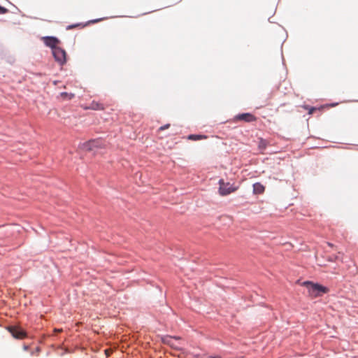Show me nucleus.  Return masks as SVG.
Returning <instances> with one entry per match:
<instances>
[{
    "label": "nucleus",
    "mask_w": 358,
    "mask_h": 358,
    "mask_svg": "<svg viewBox=\"0 0 358 358\" xmlns=\"http://www.w3.org/2000/svg\"><path fill=\"white\" fill-rule=\"evenodd\" d=\"M301 285L307 289L308 296L312 299L321 296L329 292L327 287L311 281H305Z\"/></svg>",
    "instance_id": "nucleus-1"
},
{
    "label": "nucleus",
    "mask_w": 358,
    "mask_h": 358,
    "mask_svg": "<svg viewBox=\"0 0 358 358\" xmlns=\"http://www.w3.org/2000/svg\"><path fill=\"white\" fill-rule=\"evenodd\" d=\"M219 189L218 192L221 196H227L238 190V186L235 183H230L225 182L223 179H220L218 182Z\"/></svg>",
    "instance_id": "nucleus-2"
},
{
    "label": "nucleus",
    "mask_w": 358,
    "mask_h": 358,
    "mask_svg": "<svg viewBox=\"0 0 358 358\" xmlns=\"http://www.w3.org/2000/svg\"><path fill=\"white\" fill-rule=\"evenodd\" d=\"M8 331L16 339H24L27 336V332L19 326H9Z\"/></svg>",
    "instance_id": "nucleus-3"
},
{
    "label": "nucleus",
    "mask_w": 358,
    "mask_h": 358,
    "mask_svg": "<svg viewBox=\"0 0 358 358\" xmlns=\"http://www.w3.org/2000/svg\"><path fill=\"white\" fill-rule=\"evenodd\" d=\"M52 55L55 59L60 64L63 65L66 62V53L64 50L58 47L52 50Z\"/></svg>",
    "instance_id": "nucleus-4"
},
{
    "label": "nucleus",
    "mask_w": 358,
    "mask_h": 358,
    "mask_svg": "<svg viewBox=\"0 0 358 358\" xmlns=\"http://www.w3.org/2000/svg\"><path fill=\"white\" fill-rule=\"evenodd\" d=\"M257 120V117L249 113H241L236 115L234 118V122L243 121L245 122H252Z\"/></svg>",
    "instance_id": "nucleus-5"
},
{
    "label": "nucleus",
    "mask_w": 358,
    "mask_h": 358,
    "mask_svg": "<svg viewBox=\"0 0 358 358\" xmlns=\"http://www.w3.org/2000/svg\"><path fill=\"white\" fill-rule=\"evenodd\" d=\"M44 43L54 50L55 48H58L57 45L60 43L59 40L53 36H45L43 38Z\"/></svg>",
    "instance_id": "nucleus-6"
},
{
    "label": "nucleus",
    "mask_w": 358,
    "mask_h": 358,
    "mask_svg": "<svg viewBox=\"0 0 358 358\" xmlns=\"http://www.w3.org/2000/svg\"><path fill=\"white\" fill-rule=\"evenodd\" d=\"M100 146L101 143L99 140H91L84 143L82 145V148L85 151H92L94 150V148Z\"/></svg>",
    "instance_id": "nucleus-7"
},
{
    "label": "nucleus",
    "mask_w": 358,
    "mask_h": 358,
    "mask_svg": "<svg viewBox=\"0 0 358 358\" xmlns=\"http://www.w3.org/2000/svg\"><path fill=\"white\" fill-rule=\"evenodd\" d=\"M265 190V187L260 182H256L253 185V192L256 194H262Z\"/></svg>",
    "instance_id": "nucleus-8"
},
{
    "label": "nucleus",
    "mask_w": 358,
    "mask_h": 358,
    "mask_svg": "<svg viewBox=\"0 0 358 358\" xmlns=\"http://www.w3.org/2000/svg\"><path fill=\"white\" fill-rule=\"evenodd\" d=\"M187 138L189 140H192V141H199V140L206 139L207 136L205 135L191 134V135L188 136Z\"/></svg>",
    "instance_id": "nucleus-9"
},
{
    "label": "nucleus",
    "mask_w": 358,
    "mask_h": 358,
    "mask_svg": "<svg viewBox=\"0 0 358 358\" xmlns=\"http://www.w3.org/2000/svg\"><path fill=\"white\" fill-rule=\"evenodd\" d=\"M85 26H86L85 24L77 23V24L69 25L66 29L68 30H69V29H72L77 28V27L84 28Z\"/></svg>",
    "instance_id": "nucleus-10"
},
{
    "label": "nucleus",
    "mask_w": 358,
    "mask_h": 358,
    "mask_svg": "<svg viewBox=\"0 0 358 358\" xmlns=\"http://www.w3.org/2000/svg\"><path fill=\"white\" fill-rule=\"evenodd\" d=\"M92 108L95 110H103V106L102 104L95 103V102L92 103Z\"/></svg>",
    "instance_id": "nucleus-11"
},
{
    "label": "nucleus",
    "mask_w": 358,
    "mask_h": 358,
    "mask_svg": "<svg viewBox=\"0 0 358 358\" xmlns=\"http://www.w3.org/2000/svg\"><path fill=\"white\" fill-rule=\"evenodd\" d=\"M60 95L62 98L67 99H71L73 97H74V94H68L67 92H62Z\"/></svg>",
    "instance_id": "nucleus-12"
},
{
    "label": "nucleus",
    "mask_w": 358,
    "mask_h": 358,
    "mask_svg": "<svg viewBox=\"0 0 358 358\" xmlns=\"http://www.w3.org/2000/svg\"><path fill=\"white\" fill-rule=\"evenodd\" d=\"M8 12V10L1 6H0V14H5Z\"/></svg>",
    "instance_id": "nucleus-13"
},
{
    "label": "nucleus",
    "mask_w": 358,
    "mask_h": 358,
    "mask_svg": "<svg viewBox=\"0 0 358 358\" xmlns=\"http://www.w3.org/2000/svg\"><path fill=\"white\" fill-rule=\"evenodd\" d=\"M169 127H170V124H166L159 127L158 131H163L164 129H169Z\"/></svg>",
    "instance_id": "nucleus-14"
},
{
    "label": "nucleus",
    "mask_w": 358,
    "mask_h": 358,
    "mask_svg": "<svg viewBox=\"0 0 358 358\" xmlns=\"http://www.w3.org/2000/svg\"><path fill=\"white\" fill-rule=\"evenodd\" d=\"M315 110H316V108H315L312 107V108H309L308 113H309V114H313V112H314Z\"/></svg>",
    "instance_id": "nucleus-15"
},
{
    "label": "nucleus",
    "mask_w": 358,
    "mask_h": 358,
    "mask_svg": "<svg viewBox=\"0 0 358 358\" xmlns=\"http://www.w3.org/2000/svg\"><path fill=\"white\" fill-rule=\"evenodd\" d=\"M55 331H56V332H61V331H62V329H55Z\"/></svg>",
    "instance_id": "nucleus-16"
},
{
    "label": "nucleus",
    "mask_w": 358,
    "mask_h": 358,
    "mask_svg": "<svg viewBox=\"0 0 358 358\" xmlns=\"http://www.w3.org/2000/svg\"><path fill=\"white\" fill-rule=\"evenodd\" d=\"M24 350H27L28 347L27 346H24Z\"/></svg>",
    "instance_id": "nucleus-17"
}]
</instances>
